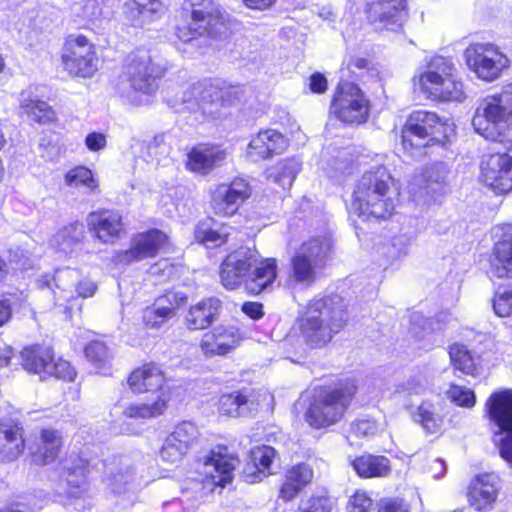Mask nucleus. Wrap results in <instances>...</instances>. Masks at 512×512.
Returning a JSON list of instances; mask_svg holds the SVG:
<instances>
[{
    "mask_svg": "<svg viewBox=\"0 0 512 512\" xmlns=\"http://www.w3.org/2000/svg\"><path fill=\"white\" fill-rule=\"evenodd\" d=\"M378 512H409V505L400 498H387L380 501Z\"/></svg>",
    "mask_w": 512,
    "mask_h": 512,
    "instance_id": "e2e57ef3",
    "label": "nucleus"
},
{
    "mask_svg": "<svg viewBox=\"0 0 512 512\" xmlns=\"http://www.w3.org/2000/svg\"><path fill=\"white\" fill-rule=\"evenodd\" d=\"M251 187L243 178H235L229 183L218 184L211 193V207L218 216L231 217L250 197Z\"/></svg>",
    "mask_w": 512,
    "mask_h": 512,
    "instance_id": "f3484780",
    "label": "nucleus"
},
{
    "mask_svg": "<svg viewBox=\"0 0 512 512\" xmlns=\"http://www.w3.org/2000/svg\"><path fill=\"white\" fill-rule=\"evenodd\" d=\"M165 383L164 371L155 363L142 365L135 369L128 378V385L134 393L159 391L161 394L165 390L169 391L171 396V390L164 387Z\"/></svg>",
    "mask_w": 512,
    "mask_h": 512,
    "instance_id": "c756f323",
    "label": "nucleus"
},
{
    "mask_svg": "<svg viewBox=\"0 0 512 512\" xmlns=\"http://www.w3.org/2000/svg\"><path fill=\"white\" fill-rule=\"evenodd\" d=\"M224 91L216 80H206L193 84L182 97L185 107L194 113H200L203 119L213 117L222 105Z\"/></svg>",
    "mask_w": 512,
    "mask_h": 512,
    "instance_id": "dca6fc26",
    "label": "nucleus"
},
{
    "mask_svg": "<svg viewBox=\"0 0 512 512\" xmlns=\"http://www.w3.org/2000/svg\"><path fill=\"white\" fill-rule=\"evenodd\" d=\"M373 506V500L365 491H356L349 499L348 512H368Z\"/></svg>",
    "mask_w": 512,
    "mask_h": 512,
    "instance_id": "052dcab7",
    "label": "nucleus"
},
{
    "mask_svg": "<svg viewBox=\"0 0 512 512\" xmlns=\"http://www.w3.org/2000/svg\"><path fill=\"white\" fill-rule=\"evenodd\" d=\"M276 456V451L271 446H257L250 452L251 462L247 464L245 475L247 481L254 483L267 477L270 466Z\"/></svg>",
    "mask_w": 512,
    "mask_h": 512,
    "instance_id": "e433bc0d",
    "label": "nucleus"
},
{
    "mask_svg": "<svg viewBox=\"0 0 512 512\" xmlns=\"http://www.w3.org/2000/svg\"><path fill=\"white\" fill-rule=\"evenodd\" d=\"M331 112L342 122L361 124L368 118L369 102L357 85L341 82L332 101Z\"/></svg>",
    "mask_w": 512,
    "mask_h": 512,
    "instance_id": "4468645a",
    "label": "nucleus"
},
{
    "mask_svg": "<svg viewBox=\"0 0 512 512\" xmlns=\"http://www.w3.org/2000/svg\"><path fill=\"white\" fill-rule=\"evenodd\" d=\"M47 376H54L64 381H73L76 376V371L68 361L62 358H58L57 360L53 358L48 366L46 377Z\"/></svg>",
    "mask_w": 512,
    "mask_h": 512,
    "instance_id": "4d7b16f0",
    "label": "nucleus"
},
{
    "mask_svg": "<svg viewBox=\"0 0 512 512\" xmlns=\"http://www.w3.org/2000/svg\"><path fill=\"white\" fill-rule=\"evenodd\" d=\"M167 240V235L158 229L137 233L131 238L129 249L116 253L115 262L126 265L152 258L164 247Z\"/></svg>",
    "mask_w": 512,
    "mask_h": 512,
    "instance_id": "412c9836",
    "label": "nucleus"
},
{
    "mask_svg": "<svg viewBox=\"0 0 512 512\" xmlns=\"http://www.w3.org/2000/svg\"><path fill=\"white\" fill-rule=\"evenodd\" d=\"M448 172V167L443 162L430 164L420 176L415 177V183L411 186V192H418L416 188L413 187L414 185L419 187V193L421 195H429L442 191Z\"/></svg>",
    "mask_w": 512,
    "mask_h": 512,
    "instance_id": "c9c22d12",
    "label": "nucleus"
},
{
    "mask_svg": "<svg viewBox=\"0 0 512 512\" xmlns=\"http://www.w3.org/2000/svg\"><path fill=\"white\" fill-rule=\"evenodd\" d=\"M493 272L498 278L512 277V239H504L495 245Z\"/></svg>",
    "mask_w": 512,
    "mask_h": 512,
    "instance_id": "a18cd8bd",
    "label": "nucleus"
},
{
    "mask_svg": "<svg viewBox=\"0 0 512 512\" xmlns=\"http://www.w3.org/2000/svg\"><path fill=\"white\" fill-rule=\"evenodd\" d=\"M164 13L165 5L162 0H125L122 5L124 20L134 27L151 24Z\"/></svg>",
    "mask_w": 512,
    "mask_h": 512,
    "instance_id": "393cba45",
    "label": "nucleus"
},
{
    "mask_svg": "<svg viewBox=\"0 0 512 512\" xmlns=\"http://www.w3.org/2000/svg\"><path fill=\"white\" fill-rule=\"evenodd\" d=\"M427 388V379L422 375H415L402 383L397 389V392L404 396L421 395L427 390Z\"/></svg>",
    "mask_w": 512,
    "mask_h": 512,
    "instance_id": "13d9d810",
    "label": "nucleus"
},
{
    "mask_svg": "<svg viewBox=\"0 0 512 512\" xmlns=\"http://www.w3.org/2000/svg\"><path fill=\"white\" fill-rule=\"evenodd\" d=\"M20 108L30 120L40 124H48L56 119V114L51 106L34 97L30 90L21 93Z\"/></svg>",
    "mask_w": 512,
    "mask_h": 512,
    "instance_id": "a19ab883",
    "label": "nucleus"
},
{
    "mask_svg": "<svg viewBox=\"0 0 512 512\" xmlns=\"http://www.w3.org/2000/svg\"><path fill=\"white\" fill-rule=\"evenodd\" d=\"M493 309L500 317L512 314V286L498 289L493 299Z\"/></svg>",
    "mask_w": 512,
    "mask_h": 512,
    "instance_id": "6e6d98bb",
    "label": "nucleus"
},
{
    "mask_svg": "<svg viewBox=\"0 0 512 512\" xmlns=\"http://www.w3.org/2000/svg\"><path fill=\"white\" fill-rule=\"evenodd\" d=\"M24 447L23 429L11 423H0V461L16 460Z\"/></svg>",
    "mask_w": 512,
    "mask_h": 512,
    "instance_id": "f704fd0d",
    "label": "nucleus"
},
{
    "mask_svg": "<svg viewBox=\"0 0 512 512\" xmlns=\"http://www.w3.org/2000/svg\"><path fill=\"white\" fill-rule=\"evenodd\" d=\"M227 237L228 232L224 227L221 230H217L201 223L195 229V239L207 247L218 246L226 242Z\"/></svg>",
    "mask_w": 512,
    "mask_h": 512,
    "instance_id": "3c124183",
    "label": "nucleus"
},
{
    "mask_svg": "<svg viewBox=\"0 0 512 512\" xmlns=\"http://www.w3.org/2000/svg\"><path fill=\"white\" fill-rule=\"evenodd\" d=\"M377 431L378 425L371 419H360L351 424V432L357 437L371 436Z\"/></svg>",
    "mask_w": 512,
    "mask_h": 512,
    "instance_id": "680f3d73",
    "label": "nucleus"
},
{
    "mask_svg": "<svg viewBox=\"0 0 512 512\" xmlns=\"http://www.w3.org/2000/svg\"><path fill=\"white\" fill-rule=\"evenodd\" d=\"M483 182L498 193L512 189V146L505 152L487 156L481 163Z\"/></svg>",
    "mask_w": 512,
    "mask_h": 512,
    "instance_id": "aec40b11",
    "label": "nucleus"
},
{
    "mask_svg": "<svg viewBox=\"0 0 512 512\" xmlns=\"http://www.w3.org/2000/svg\"><path fill=\"white\" fill-rule=\"evenodd\" d=\"M472 126L486 140H502L512 126V82L477 102Z\"/></svg>",
    "mask_w": 512,
    "mask_h": 512,
    "instance_id": "7ed1b4c3",
    "label": "nucleus"
},
{
    "mask_svg": "<svg viewBox=\"0 0 512 512\" xmlns=\"http://www.w3.org/2000/svg\"><path fill=\"white\" fill-rule=\"evenodd\" d=\"M453 131L454 124L442 120L435 112L414 111L409 115L403 129V148L418 150L434 143H443Z\"/></svg>",
    "mask_w": 512,
    "mask_h": 512,
    "instance_id": "0eeeda50",
    "label": "nucleus"
},
{
    "mask_svg": "<svg viewBox=\"0 0 512 512\" xmlns=\"http://www.w3.org/2000/svg\"><path fill=\"white\" fill-rule=\"evenodd\" d=\"M347 322L338 296L313 299L309 302L303 315L298 320L300 335L312 348L329 343Z\"/></svg>",
    "mask_w": 512,
    "mask_h": 512,
    "instance_id": "f03ea898",
    "label": "nucleus"
},
{
    "mask_svg": "<svg viewBox=\"0 0 512 512\" xmlns=\"http://www.w3.org/2000/svg\"><path fill=\"white\" fill-rule=\"evenodd\" d=\"M187 298L178 292H168L158 297L151 306L142 311V320L148 328H159L171 319Z\"/></svg>",
    "mask_w": 512,
    "mask_h": 512,
    "instance_id": "b1692460",
    "label": "nucleus"
},
{
    "mask_svg": "<svg viewBox=\"0 0 512 512\" xmlns=\"http://www.w3.org/2000/svg\"><path fill=\"white\" fill-rule=\"evenodd\" d=\"M413 418L430 434L438 433L443 425V418L436 413L435 406L429 401L421 403L417 412L413 414Z\"/></svg>",
    "mask_w": 512,
    "mask_h": 512,
    "instance_id": "49530a36",
    "label": "nucleus"
},
{
    "mask_svg": "<svg viewBox=\"0 0 512 512\" xmlns=\"http://www.w3.org/2000/svg\"><path fill=\"white\" fill-rule=\"evenodd\" d=\"M332 505L331 499L326 495L311 496L299 507L298 512H330Z\"/></svg>",
    "mask_w": 512,
    "mask_h": 512,
    "instance_id": "bf43d9fd",
    "label": "nucleus"
},
{
    "mask_svg": "<svg viewBox=\"0 0 512 512\" xmlns=\"http://www.w3.org/2000/svg\"><path fill=\"white\" fill-rule=\"evenodd\" d=\"M398 192L389 170L372 166L356 183L351 212L367 220H386L395 212Z\"/></svg>",
    "mask_w": 512,
    "mask_h": 512,
    "instance_id": "f257e3e1",
    "label": "nucleus"
},
{
    "mask_svg": "<svg viewBox=\"0 0 512 512\" xmlns=\"http://www.w3.org/2000/svg\"><path fill=\"white\" fill-rule=\"evenodd\" d=\"M81 16L88 21L95 22L102 17V8L98 0H86L82 6Z\"/></svg>",
    "mask_w": 512,
    "mask_h": 512,
    "instance_id": "0e129e2a",
    "label": "nucleus"
},
{
    "mask_svg": "<svg viewBox=\"0 0 512 512\" xmlns=\"http://www.w3.org/2000/svg\"><path fill=\"white\" fill-rule=\"evenodd\" d=\"M352 466L362 478L385 477L390 472V461L384 456L361 455L353 460Z\"/></svg>",
    "mask_w": 512,
    "mask_h": 512,
    "instance_id": "79ce46f5",
    "label": "nucleus"
},
{
    "mask_svg": "<svg viewBox=\"0 0 512 512\" xmlns=\"http://www.w3.org/2000/svg\"><path fill=\"white\" fill-rule=\"evenodd\" d=\"M300 169L301 163L296 158L284 159L267 170V179L286 190L292 186Z\"/></svg>",
    "mask_w": 512,
    "mask_h": 512,
    "instance_id": "37998d69",
    "label": "nucleus"
},
{
    "mask_svg": "<svg viewBox=\"0 0 512 512\" xmlns=\"http://www.w3.org/2000/svg\"><path fill=\"white\" fill-rule=\"evenodd\" d=\"M87 474V461L81 457L70 455L61 462V481L67 497L75 505L91 499Z\"/></svg>",
    "mask_w": 512,
    "mask_h": 512,
    "instance_id": "a211bd4d",
    "label": "nucleus"
},
{
    "mask_svg": "<svg viewBox=\"0 0 512 512\" xmlns=\"http://www.w3.org/2000/svg\"><path fill=\"white\" fill-rule=\"evenodd\" d=\"M245 338V332L239 327L221 324L203 334L199 347L205 357L224 356Z\"/></svg>",
    "mask_w": 512,
    "mask_h": 512,
    "instance_id": "4be33fe9",
    "label": "nucleus"
},
{
    "mask_svg": "<svg viewBox=\"0 0 512 512\" xmlns=\"http://www.w3.org/2000/svg\"><path fill=\"white\" fill-rule=\"evenodd\" d=\"M313 479V470L309 464L298 463L287 469L285 479L279 491L284 501L294 499Z\"/></svg>",
    "mask_w": 512,
    "mask_h": 512,
    "instance_id": "72a5a7b5",
    "label": "nucleus"
},
{
    "mask_svg": "<svg viewBox=\"0 0 512 512\" xmlns=\"http://www.w3.org/2000/svg\"><path fill=\"white\" fill-rule=\"evenodd\" d=\"M187 453L183 446L168 435L160 448L159 458L162 462L173 465L179 463Z\"/></svg>",
    "mask_w": 512,
    "mask_h": 512,
    "instance_id": "603ef678",
    "label": "nucleus"
},
{
    "mask_svg": "<svg viewBox=\"0 0 512 512\" xmlns=\"http://www.w3.org/2000/svg\"><path fill=\"white\" fill-rule=\"evenodd\" d=\"M446 395L452 403L463 408H472L476 404L475 393L465 386L452 384Z\"/></svg>",
    "mask_w": 512,
    "mask_h": 512,
    "instance_id": "864d4df0",
    "label": "nucleus"
},
{
    "mask_svg": "<svg viewBox=\"0 0 512 512\" xmlns=\"http://www.w3.org/2000/svg\"><path fill=\"white\" fill-rule=\"evenodd\" d=\"M191 7V23L176 28V36L182 42H191L205 34L214 38L226 34L228 20L213 0H191Z\"/></svg>",
    "mask_w": 512,
    "mask_h": 512,
    "instance_id": "1a4fd4ad",
    "label": "nucleus"
},
{
    "mask_svg": "<svg viewBox=\"0 0 512 512\" xmlns=\"http://www.w3.org/2000/svg\"><path fill=\"white\" fill-rule=\"evenodd\" d=\"M65 184L71 188H84L88 192H94L98 188L92 171L85 166L69 170L65 175Z\"/></svg>",
    "mask_w": 512,
    "mask_h": 512,
    "instance_id": "09e8293b",
    "label": "nucleus"
},
{
    "mask_svg": "<svg viewBox=\"0 0 512 512\" xmlns=\"http://www.w3.org/2000/svg\"><path fill=\"white\" fill-rule=\"evenodd\" d=\"M238 464V459L231 455L227 447L218 446L201 459L198 472L202 476L201 482H190V489L195 491L193 496L199 500L205 494V486L213 491L214 486L225 487L233 478V472Z\"/></svg>",
    "mask_w": 512,
    "mask_h": 512,
    "instance_id": "9b49d317",
    "label": "nucleus"
},
{
    "mask_svg": "<svg viewBox=\"0 0 512 512\" xmlns=\"http://www.w3.org/2000/svg\"><path fill=\"white\" fill-rule=\"evenodd\" d=\"M259 404V396L245 389L223 394L218 401V411L229 417L249 416L257 411Z\"/></svg>",
    "mask_w": 512,
    "mask_h": 512,
    "instance_id": "7c9ffc66",
    "label": "nucleus"
},
{
    "mask_svg": "<svg viewBox=\"0 0 512 512\" xmlns=\"http://www.w3.org/2000/svg\"><path fill=\"white\" fill-rule=\"evenodd\" d=\"M169 435L188 452L197 446L201 439V431L192 421H183L177 424Z\"/></svg>",
    "mask_w": 512,
    "mask_h": 512,
    "instance_id": "de8ad7c7",
    "label": "nucleus"
},
{
    "mask_svg": "<svg viewBox=\"0 0 512 512\" xmlns=\"http://www.w3.org/2000/svg\"><path fill=\"white\" fill-rule=\"evenodd\" d=\"M166 69V64L155 51L139 48L129 56L126 75L133 91L152 95L158 88L157 79L164 75Z\"/></svg>",
    "mask_w": 512,
    "mask_h": 512,
    "instance_id": "9d476101",
    "label": "nucleus"
},
{
    "mask_svg": "<svg viewBox=\"0 0 512 512\" xmlns=\"http://www.w3.org/2000/svg\"><path fill=\"white\" fill-rule=\"evenodd\" d=\"M53 282L58 291H53L55 304L62 306L64 302H70L74 298H90L97 291V284L88 276H84L78 269L64 268L57 269L55 276L49 278L44 276L39 285L51 288Z\"/></svg>",
    "mask_w": 512,
    "mask_h": 512,
    "instance_id": "ddd939ff",
    "label": "nucleus"
},
{
    "mask_svg": "<svg viewBox=\"0 0 512 512\" xmlns=\"http://www.w3.org/2000/svg\"><path fill=\"white\" fill-rule=\"evenodd\" d=\"M410 244L411 239L404 234L394 237L391 241V246L394 249L391 255L396 258L406 255Z\"/></svg>",
    "mask_w": 512,
    "mask_h": 512,
    "instance_id": "774afa93",
    "label": "nucleus"
},
{
    "mask_svg": "<svg viewBox=\"0 0 512 512\" xmlns=\"http://www.w3.org/2000/svg\"><path fill=\"white\" fill-rule=\"evenodd\" d=\"M85 356L96 367H104L111 360V353L108 347L100 341L89 343L85 348Z\"/></svg>",
    "mask_w": 512,
    "mask_h": 512,
    "instance_id": "5fc2aeb1",
    "label": "nucleus"
},
{
    "mask_svg": "<svg viewBox=\"0 0 512 512\" xmlns=\"http://www.w3.org/2000/svg\"><path fill=\"white\" fill-rule=\"evenodd\" d=\"M332 247V239L327 235L304 241L290 258L289 284L311 286L329 260Z\"/></svg>",
    "mask_w": 512,
    "mask_h": 512,
    "instance_id": "39448f33",
    "label": "nucleus"
},
{
    "mask_svg": "<svg viewBox=\"0 0 512 512\" xmlns=\"http://www.w3.org/2000/svg\"><path fill=\"white\" fill-rule=\"evenodd\" d=\"M134 480L133 473H118L111 480L112 489L115 493H124L132 485Z\"/></svg>",
    "mask_w": 512,
    "mask_h": 512,
    "instance_id": "338daca9",
    "label": "nucleus"
},
{
    "mask_svg": "<svg viewBox=\"0 0 512 512\" xmlns=\"http://www.w3.org/2000/svg\"><path fill=\"white\" fill-rule=\"evenodd\" d=\"M89 230L103 243H114L124 230L122 215L119 211L99 210L88 214L86 219Z\"/></svg>",
    "mask_w": 512,
    "mask_h": 512,
    "instance_id": "a878e982",
    "label": "nucleus"
},
{
    "mask_svg": "<svg viewBox=\"0 0 512 512\" xmlns=\"http://www.w3.org/2000/svg\"><path fill=\"white\" fill-rule=\"evenodd\" d=\"M498 477L493 473L478 475L470 484L468 501L476 511L493 508L498 496Z\"/></svg>",
    "mask_w": 512,
    "mask_h": 512,
    "instance_id": "c85d7f7f",
    "label": "nucleus"
},
{
    "mask_svg": "<svg viewBox=\"0 0 512 512\" xmlns=\"http://www.w3.org/2000/svg\"><path fill=\"white\" fill-rule=\"evenodd\" d=\"M171 400L169 391L163 390L153 402H138L127 405L123 415L128 419H152L165 413Z\"/></svg>",
    "mask_w": 512,
    "mask_h": 512,
    "instance_id": "58836bf2",
    "label": "nucleus"
},
{
    "mask_svg": "<svg viewBox=\"0 0 512 512\" xmlns=\"http://www.w3.org/2000/svg\"><path fill=\"white\" fill-rule=\"evenodd\" d=\"M464 59L468 69L487 83L502 77L510 66L509 58L491 43L470 44L464 51Z\"/></svg>",
    "mask_w": 512,
    "mask_h": 512,
    "instance_id": "f8f14e48",
    "label": "nucleus"
},
{
    "mask_svg": "<svg viewBox=\"0 0 512 512\" xmlns=\"http://www.w3.org/2000/svg\"><path fill=\"white\" fill-rule=\"evenodd\" d=\"M449 355L456 370L472 375L475 371L474 359L465 346L454 344L450 347Z\"/></svg>",
    "mask_w": 512,
    "mask_h": 512,
    "instance_id": "8fccbe9b",
    "label": "nucleus"
},
{
    "mask_svg": "<svg viewBox=\"0 0 512 512\" xmlns=\"http://www.w3.org/2000/svg\"><path fill=\"white\" fill-rule=\"evenodd\" d=\"M454 64L441 56L434 57L426 71L419 75L421 91L433 101H465L467 95L463 82L455 74Z\"/></svg>",
    "mask_w": 512,
    "mask_h": 512,
    "instance_id": "423d86ee",
    "label": "nucleus"
},
{
    "mask_svg": "<svg viewBox=\"0 0 512 512\" xmlns=\"http://www.w3.org/2000/svg\"><path fill=\"white\" fill-rule=\"evenodd\" d=\"M65 70L70 75L89 78L97 71L98 59L93 44L82 36H70L62 53Z\"/></svg>",
    "mask_w": 512,
    "mask_h": 512,
    "instance_id": "2eb2a0df",
    "label": "nucleus"
},
{
    "mask_svg": "<svg viewBox=\"0 0 512 512\" xmlns=\"http://www.w3.org/2000/svg\"><path fill=\"white\" fill-rule=\"evenodd\" d=\"M358 389L354 379H345L333 387L320 390L306 411L305 418L314 428L338 422L349 407Z\"/></svg>",
    "mask_w": 512,
    "mask_h": 512,
    "instance_id": "20e7f679",
    "label": "nucleus"
},
{
    "mask_svg": "<svg viewBox=\"0 0 512 512\" xmlns=\"http://www.w3.org/2000/svg\"><path fill=\"white\" fill-rule=\"evenodd\" d=\"M258 262V251L251 247H240L231 252L222 262L220 268L221 283L226 289L245 286L248 272Z\"/></svg>",
    "mask_w": 512,
    "mask_h": 512,
    "instance_id": "6ab92c4d",
    "label": "nucleus"
},
{
    "mask_svg": "<svg viewBox=\"0 0 512 512\" xmlns=\"http://www.w3.org/2000/svg\"><path fill=\"white\" fill-rule=\"evenodd\" d=\"M20 358L21 365L27 372L46 378L48 366L53 359V351L48 346L32 345L21 351Z\"/></svg>",
    "mask_w": 512,
    "mask_h": 512,
    "instance_id": "4c0bfd02",
    "label": "nucleus"
},
{
    "mask_svg": "<svg viewBox=\"0 0 512 512\" xmlns=\"http://www.w3.org/2000/svg\"><path fill=\"white\" fill-rule=\"evenodd\" d=\"M226 158L227 152L220 146L198 144L189 151L186 167L192 172L207 175L221 166Z\"/></svg>",
    "mask_w": 512,
    "mask_h": 512,
    "instance_id": "cd10ccee",
    "label": "nucleus"
},
{
    "mask_svg": "<svg viewBox=\"0 0 512 512\" xmlns=\"http://www.w3.org/2000/svg\"><path fill=\"white\" fill-rule=\"evenodd\" d=\"M221 301L215 297L202 299L192 305L184 317V325L190 331L208 328L219 316Z\"/></svg>",
    "mask_w": 512,
    "mask_h": 512,
    "instance_id": "2f4dec72",
    "label": "nucleus"
},
{
    "mask_svg": "<svg viewBox=\"0 0 512 512\" xmlns=\"http://www.w3.org/2000/svg\"><path fill=\"white\" fill-rule=\"evenodd\" d=\"M85 145L89 151L98 152L104 150L107 145V137L101 132H91L85 137Z\"/></svg>",
    "mask_w": 512,
    "mask_h": 512,
    "instance_id": "69168bd1",
    "label": "nucleus"
},
{
    "mask_svg": "<svg viewBox=\"0 0 512 512\" xmlns=\"http://www.w3.org/2000/svg\"><path fill=\"white\" fill-rule=\"evenodd\" d=\"M287 146L288 142L284 135L277 130L266 129L252 137L246 154L251 161L258 162L282 153Z\"/></svg>",
    "mask_w": 512,
    "mask_h": 512,
    "instance_id": "bb28decb",
    "label": "nucleus"
},
{
    "mask_svg": "<svg viewBox=\"0 0 512 512\" xmlns=\"http://www.w3.org/2000/svg\"><path fill=\"white\" fill-rule=\"evenodd\" d=\"M62 447V436L59 431L43 429L37 442V448L33 451L34 461L38 464L53 462Z\"/></svg>",
    "mask_w": 512,
    "mask_h": 512,
    "instance_id": "ea45409f",
    "label": "nucleus"
},
{
    "mask_svg": "<svg viewBox=\"0 0 512 512\" xmlns=\"http://www.w3.org/2000/svg\"><path fill=\"white\" fill-rule=\"evenodd\" d=\"M493 441L501 457L512 466V389L492 393L485 403Z\"/></svg>",
    "mask_w": 512,
    "mask_h": 512,
    "instance_id": "6e6552de",
    "label": "nucleus"
},
{
    "mask_svg": "<svg viewBox=\"0 0 512 512\" xmlns=\"http://www.w3.org/2000/svg\"><path fill=\"white\" fill-rule=\"evenodd\" d=\"M85 227L80 222L71 223L59 230L52 238L51 244L59 251L68 254L84 238Z\"/></svg>",
    "mask_w": 512,
    "mask_h": 512,
    "instance_id": "c03bdc74",
    "label": "nucleus"
},
{
    "mask_svg": "<svg viewBox=\"0 0 512 512\" xmlns=\"http://www.w3.org/2000/svg\"><path fill=\"white\" fill-rule=\"evenodd\" d=\"M254 269L248 272L245 289L248 293L258 295L270 287L277 277V261L275 258H265L254 265Z\"/></svg>",
    "mask_w": 512,
    "mask_h": 512,
    "instance_id": "473e14b6",
    "label": "nucleus"
},
{
    "mask_svg": "<svg viewBox=\"0 0 512 512\" xmlns=\"http://www.w3.org/2000/svg\"><path fill=\"white\" fill-rule=\"evenodd\" d=\"M367 6L368 19L379 30L398 31L407 16L404 0H371Z\"/></svg>",
    "mask_w": 512,
    "mask_h": 512,
    "instance_id": "5701e85b",
    "label": "nucleus"
}]
</instances>
